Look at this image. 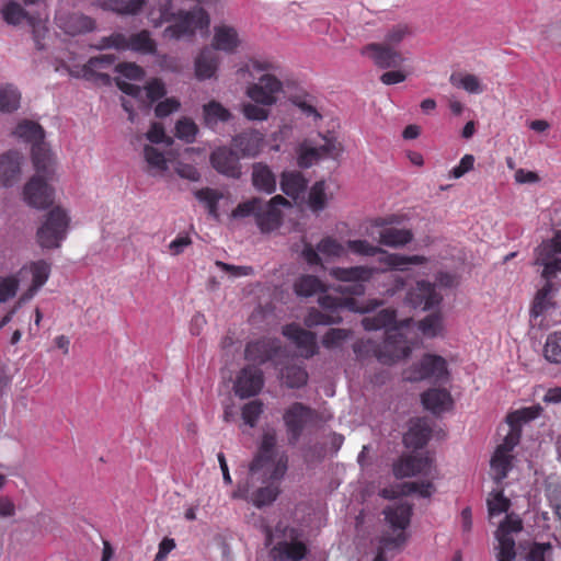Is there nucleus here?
Returning <instances> with one entry per match:
<instances>
[{
    "label": "nucleus",
    "instance_id": "obj_1",
    "mask_svg": "<svg viewBox=\"0 0 561 561\" xmlns=\"http://www.w3.org/2000/svg\"><path fill=\"white\" fill-rule=\"evenodd\" d=\"M412 319H405L400 322L396 321V311L392 309H383L375 316H367L362 320L365 330H379L388 328L386 339L382 345H377L370 340L357 342L354 345V352L357 354L373 353L382 364H393L400 359L407 358L411 353V346L401 332L402 329L409 327Z\"/></svg>",
    "mask_w": 561,
    "mask_h": 561
},
{
    "label": "nucleus",
    "instance_id": "obj_2",
    "mask_svg": "<svg viewBox=\"0 0 561 561\" xmlns=\"http://www.w3.org/2000/svg\"><path fill=\"white\" fill-rule=\"evenodd\" d=\"M277 435L274 428L263 432L259 451L249 466L248 479L233 492L234 499H247L256 482L280 481L286 471L288 458L285 453L276 450Z\"/></svg>",
    "mask_w": 561,
    "mask_h": 561
},
{
    "label": "nucleus",
    "instance_id": "obj_3",
    "mask_svg": "<svg viewBox=\"0 0 561 561\" xmlns=\"http://www.w3.org/2000/svg\"><path fill=\"white\" fill-rule=\"evenodd\" d=\"M360 254L374 255L379 265L371 268L356 266L351 268H333L331 274L337 279L347 282V284L340 287L343 293H351L355 295L364 294V286L359 280H366L370 277L373 272H386L388 270H408L409 265L421 264L424 256L420 255H401L397 253H388L382 251L381 248H354Z\"/></svg>",
    "mask_w": 561,
    "mask_h": 561
},
{
    "label": "nucleus",
    "instance_id": "obj_4",
    "mask_svg": "<svg viewBox=\"0 0 561 561\" xmlns=\"http://www.w3.org/2000/svg\"><path fill=\"white\" fill-rule=\"evenodd\" d=\"M535 264L542 267L541 276L546 279V284L534 298L530 322L534 327L548 329L552 324L550 318L556 311L554 286L550 280L561 272V248H538Z\"/></svg>",
    "mask_w": 561,
    "mask_h": 561
},
{
    "label": "nucleus",
    "instance_id": "obj_5",
    "mask_svg": "<svg viewBox=\"0 0 561 561\" xmlns=\"http://www.w3.org/2000/svg\"><path fill=\"white\" fill-rule=\"evenodd\" d=\"M242 77L248 75L253 82L245 89V95L253 102L263 105H274L284 91V84L277 75L280 66L267 58H250L238 69Z\"/></svg>",
    "mask_w": 561,
    "mask_h": 561
},
{
    "label": "nucleus",
    "instance_id": "obj_6",
    "mask_svg": "<svg viewBox=\"0 0 561 561\" xmlns=\"http://www.w3.org/2000/svg\"><path fill=\"white\" fill-rule=\"evenodd\" d=\"M407 219L404 214L376 217L362 225L363 233L378 240V245H408L413 241L414 234L411 228L403 225Z\"/></svg>",
    "mask_w": 561,
    "mask_h": 561
},
{
    "label": "nucleus",
    "instance_id": "obj_7",
    "mask_svg": "<svg viewBox=\"0 0 561 561\" xmlns=\"http://www.w3.org/2000/svg\"><path fill=\"white\" fill-rule=\"evenodd\" d=\"M50 274V266L44 261L32 262L23 266L16 277H7L0 279V304L13 297L18 285L30 284L25 293L22 294L18 305L31 300L38 289L47 282Z\"/></svg>",
    "mask_w": 561,
    "mask_h": 561
},
{
    "label": "nucleus",
    "instance_id": "obj_8",
    "mask_svg": "<svg viewBox=\"0 0 561 561\" xmlns=\"http://www.w3.org/2000/svg\"><path fill=\"white\" fill-rule=\"evenodd\" d=\"M411 514L412 505L403 501L394 502L385 507V520L392 529L393 534L385 533L380 537L378 551L374 561H388L386 552L388 550L399 549L404 545L407 540L404 529L410 524Z\"/></svg>",
    "mask_w": 561,
    "mask_h": 561
},
{
    "label": "nucleus",
    "instance_id": "obj_9",
    "mask_svg": "<svg viewBox=\"0 0 561 561\" xmlns=\"http://www.w3.org/2000/svg\"><path fill=\"white\" fill-rule=\"evenodd\" d=\"M231 217L233 219L254 217L255 224L262 232H271L278 229L283 221L282 210L266 204L261 197H251L238 204L232 210Z\"/></svg>",
    "mask_w": 561,
    "mask_h": 561
},
{
    "label": "nucleus",
    "instance_id": "obj_10",
    "mask_svg": "<svg viewBox=\"0 0 561 561\" xmlns=\"http://www.w3.org/2000/svg\"><path fill=\"white\" fill-rule=\"evenodd\" d=\"M96 48L100 50L111 48L118 51L129 50L144 56H153L158 51V45L148 30H141L129 36L121 32H114L108 36H103Z\"/></svg>",
    "mask_w": 561,
    "mask_h": 561
},
{
    "label": "nucleus",
    "instance_id": "obj_11",
    "mask_svg": "<svg viewBox=\"0 0 561 561\" xmlns=\"http://www.w3.org/2000/svg\"><path fill=\"white\" fill-rule=\"evenodd\" d=\"M14 135L32 145V162L37 171H47L53 163V154L45 142V130L36 122L24 119L18 124Z\"/></svg>",
    "mask_w": 561,
    "mask_h": 561
},
{
    "label": "nucleus",
    "instance_id": "obj_12",
    "mask_svg": "<svg viewBox=\"0 0 561 561\" xmlns=\"http://www.w3.org/2000/svg\"><path fill=\"white\" fill-rule=\"evenodd\" d=\"M174 20L175 22L164 30V35L173 39L193 36L197 30L208 28L210 24L209 14L202 7L187 11L180 10Z\"/></svg>",
    "mask_w": 561,
    "mask_h": 561
},
{
    "label": "nucleus",
    "instance_id": "obj_13",
    "mask_svg": "<svg viewBox=\"0 0 561 561\" xmlns=\"http://www.w3.org/2000/svg\"><path fill=\"white\" fill-rule=\"evenodd\" d=\"M36 171L24 185L23 197L25 203L37 209H46L54 203V188L48 184L53 175V163L47 171Z\"/></svg>",
    "mask_w": 561,
    "mask_h": 561
},
{
    "label": "nucleus",
    "instance_id": "obj_14",
    "mask_svg": "<svg viewBox=\"0 0 561 561\" xmlns=\"http://www.w3.org/2000/svg\"><path fill=\"white\" fill-rule=\"evenodd\" d=\"M3 20L10 25H20L26 23L32 27L33 38L37 49H43L42 38L45 37L48 31L42 23V18L38 13L27 11L21 3L10 0L1 9Z\"/></svg>",
    "mask_w": 561,
    "mask_h": 561
},
{
    "label": "nucleus",
    "instance_id": "obj_15",
    "mask_svg": "<svg viewBox=\"0 0 561 561\" xmlns=\"http://www.w3.org/2000/svg\"><path fill=\"white\" fill-rule=\"evenodd\" d=\"M282 533V539L271 549L270 556L274 561H300L308 552L306 543L295 528L283 527L278 524L275 535Z\"/></svg>",
    "mask_w": 561,
    "mask_h": 561
},
{
    "label": "nucleus",
    "instance_id": "obj_16",
    "mask_svg": "<svg viewBox=\"0 0 561 561\" xmlns=\"http://www.w3.org/2000/svg\"><path fill=\"white\" fill-rule=\"evenodd\" d=\"M523 530V520L515 513L507 514L499 525L494 536L497 545L494 547L496 561H514L516 545L513 537Z\"/></svg>",
    "mask_w": 561,
    "mask_h": 561
},
{
    "label": "nucleus",
    "instance_id": "obj_17",
    "mask_svg": "<svg viewBox=\"0 0 561 561\" xmlns=\"http://www.w3.org/2000/svg\"><path fill=\"white\" fill-rule=\"evenodd\" d=\"M68 225L67 213L60 207H54L37 231L39 245H60L66 238Z\"/></svg>",
    "mask_w": 561,
    "mask_h": 561
},
{
    "label": "nucleus",
    "instance_id": "obj_18",
    "mask_svg": "<svg viewBox=\"0 0 561 561\" xmlns=\"http://www.w3.org/2000/svg\"><path fill=\"white\" fill-rule=\"evenodd\" d=\"M519 443V434L517 431L507 433L504 442L497 446L491 460V476L493 480L500 484L508 474L513 467V455L514 447Z\"/></svg>",
    "mask_w": 561,
    "mask_h": 561
},
{
    "label": "nucleus",
    "instance_id": "obj_19",
    "mask_svg": "<svg viewBox=\"0 0 561 561\" xmlns=\"http://www.w3.org/2000/svg\"><path fill=\"white\" fill-rule=\"evenodd\" d=\"M360 55L370 59L380 69L397 68L405 60L398 48L385 42L369 43L363 46Z\"/></svg>",
    "mask_w": 561,
    "mask_h": 561
},
{
    "label": "nucleus",
    "instance_id": "obj_20",
    "mask_svg": "<svg viewBox=\"0 0 561 561\" xmlns=\"http://www.w3.org/2000/svg\"><path fill=\"white\" fill-rule=\"evenodd\" d=\"M317 417V412L311 408L296 402L284 413V423L289 435V443L296 444L304 428Z\"/></svg>",
    "mask_w": 561,
    "mask_h": 561
},
{
    "label": "nucleus",
    "instance_id": "obj_21",
    "mask_svg": "<svg viewBox=\"0 0 561 561\" xmlns=\"http://www.w3.org/2000/svg\"><path fill=\"white\" fill-rule=\"evenodd\" d=\"M447 375L446 360L438 355L427 354L420 364L405 373V379L419 381L426 378L440 380Z\"/></svg>",
    "mask_w": 561,
    "mask_h": 561
},
{
    "label": "nucleus",
    "instance_id": "obj_22",
    "mask_svg": "<svg viewBox=\"0 0 561 561\" xmlns=\"http://www.w3.org/2000/svg\"><path fill=\"white\" fill-rule=\"evenodd\" d=\"M264 386L263 373L256 366H247L237 376L233 385L236 396L247 399L256 396Z\"/></svg>",
    "mask_w": 561,
    "mask_h": 561
},
{
    "label": "nucleus",
    "instance_id": "obj_23",
    "mask_svg": "<svg viewBox=\"0 0 561 561\" xmlns=\"http://www.w3.org/2000/svg\"><path fill=\"white\" fill-rule=\"evenodd\" d=\"M55 23L58 28L71 36L95 28V21L92 18L78 12L58 11L55 15Z\"/></svg>",
    "mask_w": 561,
    "mask_h": 561
},
{
    "label": "nucleus",
    "instance_id": "obj_24",
    "mask_svg": "<svg viewBox=\"0 0 561 561\" xmlns=\"http://www.w3.org/2000/svg\"><path fill=\"white\" fill-rule=\"evenodd\" d=\"M211 167L220 174L231 179L241 176V164L238 154L228 147L216 148L209 157Z\"/></svg>",
    "mask_w": 561,
    "mask_h": 561
},
{
    "label": "nucleus",
    "instance_id": "obj_25",
    "mask_svg": "<svg viewBox=\"0 0 561 561\" xmlns=\"http://www.w3.org/2000/svg\"><path fill=\"white\" fill-rule=\"evenodd\" d=\"M433 470V463L430 457L415 455L402 456L393 465V473L400 479L416 474H425L434 478Z\"/></svg>",
    "mask_w": 561,
    "mask_h": 561
},
{
    "label": "nucleus",
    "instance_id": "obj_26",
    "mask_svg": "<svg viewBox=\"0 0 561 561\" xmlns=\"http://www.w3.org/2000/svg\"><path fill=\"white\" fill-rule=\"evenodd\" d=\"M405 300L414 308L426 310L438 305L442 296L437 293L435 285L421 280L408 291Z\"/></svg>",
    "mask_w": 561,
    "mask_h": 561
},
{
    "label": "nucleus",
    "instance_id": "obj_27",
    "mask_svg": "<svg viewBox=\"0 0 561 561\" xmlns=\"http://www.w3.org/2000/svg\"><path fill=\"white\" fill-rule=\"evenodd\" d=\"M116 61L113 54H104L91 57L81 69V77L88 81H99L105 85L111 84V77L98 70L107 69Z\"/></svg>",
    "mask_w": 561,
    "mask_h": 561
},
{
    "label": "nucleus",
    "instance_id": "obj_28",
    "mask_svg": "<svg viewBox=\"0 0 561 561\" xmlns=\"http://www.w3.org/2000/svg\"><path fill=\"white\" fill-rule=\"evenodd\" d=\"M283 334L296 344L304 357L309 358L317 354L314 333L304 330L298 324H288L283 329Z\"/></svg>",
    "mask_w": 561,
    "mask_h": 561
},
{
    "label": "nucleus",
    "instance_id": "obj_29",
    "mask_svg": "<svg viewBox=\"0 0 561 561\" xmlns=\"http://www.w3.org/2000/svg\"><path fill=\"white\" fill-rule=\"evenodd\" d=\"M263 134L257 130H245L232 138V147L243 158L255 157L260 153L263 146Z\"/></svg>",
    "mask_w": 561,
    "mask_h": 561
},
{
    "label": "nucleus",
    "instance_id": "obj_30",
    "mask_svg": "<svg viewBox=\"0 0 561 561\" xmlns=\"http://www.w3.org/2000/svg\"><path fill=\"white\" fill-rule=\"evenodd\" d=\"M22 154L19 151L10 150L0 156V185L12 186L21 173Z\"/></svg>",
    "mask_w": 561,
    "mask_h": 561
},
{
    "label": "nucleus",
    "instance_id": "obj_31",
    "mask_svg": "<svg viewBox=\"0 0 561 561\" xmlns=\"http://www.w3.org/2000/svg\"><path fill=\"white\" fill-rule=\"evenodd\" d=\"M280 190L295 203L304 201L308 180L299 171H284L280 175Z\"/></svg>",
    "mask_w": 561,
    "mask_h": 561
},
{
    "label": "nucleus",
    "instance_id": "obj_32",
    "mask_svg": "<svg viewBox=\"0 0 561 561\" xmlns=\"http://www.w3.org/2000/svg\"><path fill=\"white\" fill-rule=\"evenodd\" d=\"M240 45V38L237 30L232 26L222 24L214 27L211 47L215 51L221 50L232 54Z\"/></svg>",
    "mask_w": 561,
    "mask_h": 561
},
{
    "label": "nucleus",
    "instance_id": "obj_33",
    "mask_svg": "<svg viewBox=\"0 0 561 561\" xmlns=\"http://www.w3.org/2000/svg\"><path fill=\"white\" fill-rule=\"evenodd\" d=\"M251 181L253 187L259 192L270 195L276 191V175L263 162H256L252 165Z\"/></svg>",
    "mask_w": 561,
    "mask_h": 561
},
{
    "label": "nucleus",
    "instance_id": "obj_34",
    "mask_svg": "<svg viewBox=\"0 0 561 561\" xmlns=\"http://www.w3.org/2000/svg\"><path fill=\"white\" fill-rule=\"evenodd\" d=\"M432 434V428L427 421L416 419L411 422L409 431L403 436V443L408 448L420 449L423 448Z\"/></svg>",
    "mask_w": 561,
    "mask_h": 561
},
{
    "label": "nucleus",
    "instance_id": "obj_35",
    "mask_svg": "<svg viewBox=\"0 0 561 561\" xmlns=\"http://www.w3.org/2000/svg\"><path fill=\"white\" fill-rule=\"evenodd\" d=\"M218 66L219 57L217 53L210 47L203 48L195 59L196 78L199 80L213 78L218 69Z\"/></svg>",
    "mask_w": 561,
    "mask_h": 561
},
{
    "label": "nucleus",
    "instance_id": "obj_36",
    "mask_svg": "<svg viewBox=\"0 0 561 561\" xmlns=\"http://www.w3.org/2000/svg\"><path fill=\"white\" fill-rule=\"evenodd\" d=\"M146 0H101L100 7L119 15H136L146 7Z\"/></svg>",
    "mask_w": 561,
    "mask_h": 561
},
{
    "label": "nucleus",
    "instance_id": "obj_37",
    "mask_svg": "<svg viewBox=\"0 0 561 561\" xmlns=\"http://www.w3.org/2000/svg\"><path fill=\"white\" fill-rule=\"evenodd\" d=\"M422 402L433 413H442L450 408L453 400L447 390L431 389L423 393Z\"/></svg>",
    "mask_w": 561,
    "mask_h": 561
},
{
    "label": "nucleus",
    "instance_id": "obj_38",
    "mask_svg": "<svg viewBox=\"0 0 561 561\" xmlns=\"http://www.w3.org/2000/svg\"><path fill=\"white\" fill-rule=\"evenodd\" d=\"M434 491L435 488L430 481L405 482L400 486V491L396 492L394 490L383 489L381 495L385 499H392L398 494L408 495L417 493L422 497H430Z\"/></svg>",
    "mask_w": 561,
    "mask_h": 561
},
{
    "label": "nucleus",
    "instance_id": "obj_39",
    "mask_svg": "<svg viewBox=\"0 0 561 561\" xmlns=\"http://www.w3.org/2000/svg\"><path fill=\"white\" fill-rule=\"evenodd\" d=\"M542 411V408L540 405H531L527 408H523L519 410H516L512 413H510L506 417V421L510 425L508 433H513L514 431H517L519 436L522 435L520 425L523 423L530 422L535 419H537Z\"/></svg>",
    "mask_w": 561,
    "mask_h": 561
},
{
    "label": "nucleus",
    "instance_id": "obj_40",
    "mask_svg": "<svg viewBox=\"0 0 561 561\" xmlns=\"http://www.w3.org/2000/svg\"><path fill=\"white\" fill-rule=\"evenodd\" d=\"M325 181H317L309 190L307 197L308 208L316 215L323 211L328 206Z\"/></svg>",
    "mask_w": 561,
    "mask_h": 561
},
{
    "label": "nucleus",
    "instance_id": "obj_41",
    "mask_svg": "<svg viewBox=\"0 0 561 561\" xmlns=\"http://www.w3.org/2000/svg\"><path fill=\"white\" fill-rule=\"evenodd\" d=\"M449 82L455 88L463 89L471 94H479L483 92V87L479 78L471 73L454 72L449 77Z\"/></svg>",
    "mask_w": 561,
    "mask_h": 561
},
{
    "label": "nucleus",
    "instance_id": "obj_42",
    "mask_svg": "<svg viewBox=\"0 0 561 561\" xmlns=\"http://www.w3.org/2000/svg\"><path fill=\"white\" fill-rule=\"evenodd\" d=\"M204 119L207 126L213 127L218 122H228L231 113L217 101H210L203 106Z\"/></svg>",
    "mask_w": 561,
    "mask_h": 561
},
{
    "label": "nucleus",
    "instance_id": "obj_43",
    "mask_svg": "<svg viewBox=\"0 0 561 561\" xmlns=\"http://www.w3.org/2000/svg\"><path fill=\"white\" fill-rule=\"evenodd\" d=\"M194 194L205 205L209 216L217 219L219 217L218 203L222 198V194L210 187L197 190Z\"/></svg>",
    "mask_w": 561,
    "mask_h": 561
},
{
    "label": "nucleus",
    "instance_id": "obj_44",
    "mask_svg": "<svg viewBox=\"0 0 561 561\" xmlns=\"http://www.w3.org/2000/svg\"><path fill=\"white\" fill-rule=\"evenodd\" d=\"M419 330L426 337L440 336L444 333V319L438 312L426 316L419 322Z\"/></svg>",
    "mask_w": 561,
    "mask_h": 561
},
{
    "label": "nucleus",
    "instance_id": "obj_45",
    "mask_svg": "<svg viewBox=\"0 0 561 561\" xmlns=\"http://www.w3.org/2000/svg\"><path fill=\"white\" fill-rule=\"evenodd\" d=\"M295 293L300 297H311L323 290V284L312 275H302L294 284Z\"/></svg>",
    "mask_w": 561,
    "mask_h": 561
},
{
    "label": "nucleus",
    "instance_id": "obj_46",
    "mask_svg": "<svg viewBox=\"0 0 561 561\" xmlns=\"http://www.w3.org/2000/svg\"><path fill=\"white\" fill-rule=\"evenodd\" d=\"M265 486L259 488L252 493L251 500L256 507L272 504L279 494L277 481L266 482Z\"/></svg>",
    "mask_w": 561,
    "mask_h": 561
},
{
    "label": "nucleus",
    "instance_id": "obj_47",
    "mask_svg": "<svg viewBox=\"0 0 561 561\" xmlns=\"http://www.w3.org/2000/svg\"><path fill=\"white\" fill-rule=\"evenodd\" d=\"M319 304L323 309L329 310L328 313H330V314H336V310L341 307H346L351 310L358 311V312L369 311L368 308L356 307V301L354 299H343L342 300V299L331 297L329 295L321 296L319 298Z\"/></svg>",
    "mask_w": 561,
    "mask_h": 561
},
{
    "label": "nucleus",
    "instance_id": "obj_48",
    "mask_svg": "<svg viewBox=\"0 0 561 561\" xmlns=\"http://www.w3.org/2000/svg\"><path fill=\"white\" fill-rule=\"evenodd\" d=\"M21 94L11 84L0 85V112L10 113L20 106Z\"/></svg>",
    "mask_w": 561,
    "mask_h": 561
},
{
    "label": "nucleus",
    "instance_id": "obj_49",
    "mask_svg": "<svg viewBox=\"0 0 561 561\" xmlns=\"http://www.w3.org/2000/svg\"><path fill=\"white\" fill-rule=\"evenodd\" d=\"M489 516L493 517L502 513H506L511 507L510 499L505 497L503 490L492 491L486 499Z\"/></svg>",
    "mask_w": 561,
    "mask_h": 561
},
{
    "label": "nucleus",
    "instance_id": "obj_50",
    "mask_svg": "<svg viewBox=\"0 0 561 561\" xmlns=\"http://www.w3.org/2000/svg\"><path fill=\"white\" fill-rule=\"evenodd\" d=\"M342 318L339 314H330L328 312H322L316 308H311L305 318V324L308 328H313L318 325H328L332 323L341 322Z\"/></svg>",
    "mask_w": 561,
    "mask_h": 561
},
{
    "label": "nucleus",
    "instance_id": "obj_51",
    "mask_svg": "<svg viewBox=\"0 0 561 561\" xmlns=\"http://www.w3.org/2000/svg\"><path fill=\"white\" fill-rule=\"evenodd\" d=\"M543 355L550 363L561 364V332L548 335L543 347Z\"/></svg>",
    "mask_w": 561,
    "mask_h": 561
},
{
    "label": "nucleus",
    "instance_id": "obj_52",
    "mask_svg": "<svg viewBox=\"0 0 561 561\" xmlns=\"http://www.w3.org/2000/svg\"><path fill=\"white\" fill-rule=\"evenodd\" d=\"M173 3L171 0H163L159 3L158 12L159 15L156 18L154 8H152L148 14L152 25L154 27L161 26L164 22L173 21L176 18V13L173 11Z\"/></svg>",
    "mask_w": 561,
    "mask_h": 561
},
{
    "label": "nucleus",
    "instance_id": "obj_53",
    "mask_svg": "<svg viewBox=\"0 0 561 561\" xmlns=\"http://www.w3.org/2000/svg\"><path fill=\"white\" fill-rule=\"evenodd\" d=\"M283 378L289 388H299L306 385L308 374L302 367L291 365L284 369Z\"/></svg>",
    "mask_w": 561,
    "mask_h": 561
},
{
    "label": "nucleus",
    "instance_id": "obj_54",
    "mask_svg": "<svg viewBox=\"0 0 561 561\" xmlns=\"http://www.w3.org/2000/svg\"><path fill=\"white\" fill-rule=\"evenodd\" d=\"M411 34L412 28L409 24L398 23L387 31L383 42L397 48V46Z\"/></svg>",
    "mask_w": 561,
    "mask_h": 561
},
{
    "label": "nucleus",
    "instance_id": "obj_55",
    "mask_svg": "<svg viewBox=\"0 0 561 561\" xmlns=\"http://www.w3.org/2000/svg\"><path fill=\"white\" fill-rule=\"evenodd\" d=\"M197 131V125L187 117L181 118L175 125V136L187 144L195 141Z\"/></svg>",
    "mask_w": 561,
    "mask_h": 561
},
{
    "label": "nucleus",
    "instance_id": "obj_56",
    "mask_svg": "<svg viewBox=\"0 0 561 561\" xmlns=\"http://www.w3.org/2000/svg\"><path fill=\"white\" fill-rule=\"evenodd\" d=\"M263 402L260 400H253L242 407L241 416L243 422L250 427H254L263 413Z\"/></svg>",
    "mask_w": 561,
    "mask_h": 561
},
{
    "label": "nucleus",
    "instance_id": "obj_57",
    "mask_svg": "<svg viewBox=\"0 0 561 561\" xmlns=\"http://www.w3.org/2000/svg\"><path fill=\"white\" fill-rule=\"evenodd\" d=\"M268 344L265 341L249 343L245 347V358L257 363H265L271 358L267 350Z\"/></svg>",
    "mask_w": 561,
    "mask_h": 561
},
{
    "label": "nucleus",
    "instance_id": "obj_58",
    "mask_svg": "<svg viewBox=\"0 0 561 561\" xmlns=\"http://www.w3.org/2000/svg\"><path fill=\"white\" fill-rule=\"evenodd\" d=\"M144 157L146 162L151 169H156L159 172H164L168 169V162L163 152L152 146H145Z\"/></svg>",
    "mask_w": 561,
    "mask_h": 561
},
{
    "label": "nucleus",
    "instance_id": "obj_59",
    "mask_svg": "<svg viewBox=\"0 0 561 561\" xmlns=\"http://www.w3.org/2000/svg\"><path fill=\"white\" fill-rule=\"evenodd\" d=\"M270 105H263L259 103H244L242 105V113L244 117L249 121H266L270 115V110L267 108Z\"/></svg>",
    "mask_w": 561,
    "mask_h": 561
},
{
    "label": "nucleus",
    "instance_id": "obj_60",
    "mask_svg": "<svg viewBox=\"0 0 561 561\" xmlns=\"http://www.w3.org/2000/svg\"><path fill=\"white\" fill-rule=\"evenodd\" d=\"M350 332L345 329H330L322 339V345L327 348H337L348 339Z\"/></svg>",
    "mask_w": 561,
    "mask_h": 561
},
{
    "label": "nucleus",
    "instance_id": "obj_61",
    "mask_svg": "<svg viewBox=\"0 0 561 561\" xmlns=\"http://www.w3.org/2000/svg\"><path fill=\"white\" fill-rule=\"evenodd\" d=\"M294 104L301 111L306 117H311L314 122L322 118L319 113L314 99L310 95L296 98Z\"/></svg>",
    "mask_w": 561,
    "mask_h": 561
},
{
    "label": "nucleus",
    "instance_id": "obj_62",
    "mask_svg": "<svg viewBox=\"0 0 561 561\" xmlns=\"http://www.w3.org/2000/svg\"><path fill=\"white\" fill-rule=\"evenodd\" d=\"M323 158L319 147L301 146L298 154V165L309 168L319 159Z\"/></svg>",
    "mask_w": 561,
    "mask_h": 561
},
{
    "label": "nucleus",
    "instance_id": "obj_63",
    "mask_svg": "<svg viewBox=\"0 0 561 561\" xmlns=\"http://www.w3.org/2000/svg\"><path fill=\"white\" fill-rule=\"evenodd\" d=\"M335 234L339 237V240L333 236H328L324 237L317 245H342L341 242L344 241L346 237L353 236L348 225L344 221L335 225Z\"/></svg>",
    "mask_w": 561,
    "mask_h": 561
},
{
    "label": "nucleus",
    "instance_id": "obj_64",
    "mask_svg": "<svg viewBox=\"0 0 561 561\" xmlns=\"http://www.w3.org/2000/svg\"><path fill=\"white\" fill-rule=\"evenodd\" d=\"M146 95L150 102H156L163 98L167 93L163 81L159 78H153L145 85Z\"/></svg>",
    "mask_w": 561,
    "mask_h": 561
}]
</instances>
